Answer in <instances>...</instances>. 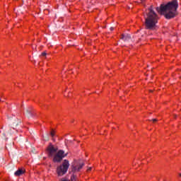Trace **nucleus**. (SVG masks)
<instances>
[{"mask_svg": "<svg viewBox=\"0 0 181 181\" xmlns=\"http://www.w3.org/2000/svg\"><path fill=\"white\" fill-rule=\"evenodd\" d=\"M140 1H141V2H140L141 4H142V3L144 2V1H143V0H140Z\"/></svg>", "mask_w": 181, "mask_h": 181, "instance_id": "17", "label": "nucleus"}, {"mask_svg": "<svg viewBox=\"0 0 181 181\" xmlns=\"http://www.w3.org/2000/svg\"><path fill=\"white\" fill-rule=\"evenodd\" d=\"M50 135L52 138H54L56 135V130L54 129H51Z\"/></svg>", "mask_w": 181, "mask_h": 181, "instance_id": "9", "label": "nucleus"}, {"mask_svg": "<svg viewBox=\"0 0 181 181\" xmlns=\"http://www.w3.org/2000/svg\"><path fill=\"white\" fill-rule=\"evenodd\" d=\"M179 7V4H177V0H173L167 4H161L159 7H156V11L160 15H163L165 13V18L166 19H172V18H175L177 15V8Z\"/></svg>", "mask_w": 181, "mask_h": 181, "instance_id": "1", "label": "nucleus"}, {"mask_svg": "<svg viewBox=\"0 0 181 181\" xmlns=\"http://www.w3.org/2000/svg\"><path fill=\"white\" fill-rule=\"evenodd\" d=\"M152 121L154 124H155V122H158V119H153Z\"/></svg>", "mask_w": 181, "mask_h": 181, "instance_id": "13", "label": "nucleus"}, {"mask_svg": "<svg viewBox=\"0 0 181 181\" xmlns=\"http://www.w3.org/2000/svg\"><path fill=\"white\" fill-rule=\"evenodd\" d=\"M59 181H78V179L77 178V175H74L73 173L72 175L71 176L70 180L66 177H62L59 180Z\"/></svg>", "mask_w": 181, "mask_h": 181, "instance_id": "6", "label": "nucleus"}, {"mask_svg": "<svg viewBox=\"0 0 181 181\" xmlns=\"http://www.w3.org/2000/svg\"><path fill=\"white\" fill-rule=\"evenodd\" d=\"M149 93H153V90H149Z\"/></svg>", "mask_w": 181, "mask_h": 181, "instance_id": "16", "label": "nucleus"}, {"mask_svg": "<svg viewBox=\"0 0 181 181\" xmlns=\"http://www.w3.org/2000/svg\"><path fill=\"white\" fill-rule=\"evenodd\" d=\"M83 166H84V162H83L81 160L74 161L71 167V173H76L77 172H80V170L83 169Z\"/></svg>", "mask_w": 181, "mask_h": 181, "instance_id": "5", "label": "nucleus"}, {"mask_svg": "<svg viewBox=\"0 0 181 181\" xmlns=\"http://www.w3.org/2000/svg\"><path fill=\"white\" fill-rule=\"evenodd\" d=\"M48 158H53L52 162L54 163H59L61 160H63V158L67 156V153H64V151L59 150L57 146H54L52 143H49L45 149Z\"/></svg>", "mask_w": 181, "mask_h": 181, "instance_id": "3", "label": "nucleus"}, {"mask_svg": "<svg viewBox=\"0 0 181 181\" xmlns=\"http://www.w3.org/2000/svg\"><path fill=\"white\" fill-rule=\"evenodd\" d=\"M179 176L181 177V173H179Z\"/></svg>", "mask_w": 181, "mask_h": 181, "instance_id": "18", "label": "nucleus"}, {"mask_svg": "<svg viewBox=\"0 0 181 181\" xmlns=\"http://www.w3.org/2000/svg\"><path fill=\"white\" fill-rule=\"evenodd\" d=\"M110 30H114V28L111 27Z\"/></svg>", "mask_w": 181, "mask_h": 181, "instance_id": "15", "label": "nucleus"}, {"mask_svg": "<svg viewBox=\"0 0 181 181\" xmlns=\"http://www.w3.org/2000/svg\"><path fill=\"white\" fill-rule=\"evenodd\" d=\"M173 117H174L175 119H176V118H177V115H173Z\"/></svg>", "mask_w": 181, "mask_h": 181, "instance_id": "14", "label": "nucleus"}, {"mask_svg": "<svg viewBox=\"0 0 181 181\" xmlns=\"http://www.w3.org/2000/svg\"><path fill=\"white\" fill-rule=\"evenodd\" d=\"M70 164L69 160H64L62 165L57 168V173L58 176H64L67 173Z\"/></svg>", "mask_w": 181, "mask_h": 181, "instance_id": "4", "label": "nucleus"}, {"mask_svg": "<svg viewBox=\"0 0 181 181\" xmlns=\"http://www.w3.org/2000/svg\"><path fill=\"white\" fill-rule=\"evenodd\" d=\"M47 53L46 52H42V54H41V56H42L43 57H46V56H47Z\"/></svg>", "mask_w": 181, "mask_h": 181, "instance_id": "11", "label": "nucleus"}, {"mask_svg": "<svg viewBox=\"0 0 181 181\" xmlns=\"http://www.w3.org/2000/svg\"><path fill=\"white\" fill-rule=\"evenodd\" d=\"M120 39H122V40H124H124H127V39H131V37H130L129 35H126V36H125L124 34H122V35H121Z\"/></svg>", "mask_w": 181, "mask_h": 181, "instance_id": "8", "label": "nucleus"}, {"mask_svg": "<svg viewBox=\"0 0 181 181\" xmlns=\"http://www.w3.org/2000/svg\"><path fill=\"white\" fill-rule=\"evenodd\" d=\"M144 19L145 29L148 30H156V28H158L156 24L159 21V16L153 11V6L151 5L148 8Z\"/></svg>", "mask_w": 181, "mask_h": 181, "instance_id": "2", "label": "nucleus"}, {"mask_svg": "<svg viewBox=\"0 0 181 181\" xmlns=\"http://www.w3.org/2000/svg\"><path fill=\"white\" fill-rule=\"evenodd\" d=\"M26 173V170L25 168H19L15 173V176H21V175H24Z\"/></svg>", "mask_w": 181, "mask_h": 181, "instance_id": "7", "label": "nucleus"}, {"mask_svg": "<svg viewBox=\"0 0 181 181\" xmlns=\"http://www.w3.org/2000/svg\"><path fill=\"white\" fill-rule=\"evenodd\" d=\"M91 169H92L91 167L88 168L87 169L86 172H88H88H91Z\"/></svg>", "mask_w": 181, "mask_h": 181, "instance_id": "12", "label": "nucleus"}, {"mask_svg": "<svg viewBox=\"0 0 181 181\" xmlns=\"http://www.w3.org/2000/svg\"><path fill=\"white\" fill-rule=\"evenodd\" d=\"M64 93H67V94L65 95L64 96H65V97H69V94H70V90H68V89L66 88V89L64 90Z\"/></svg>", "mask_w": 181, "mask_h": 181, "instance_id": "10", "label": "nucleus"}]
</instances>
